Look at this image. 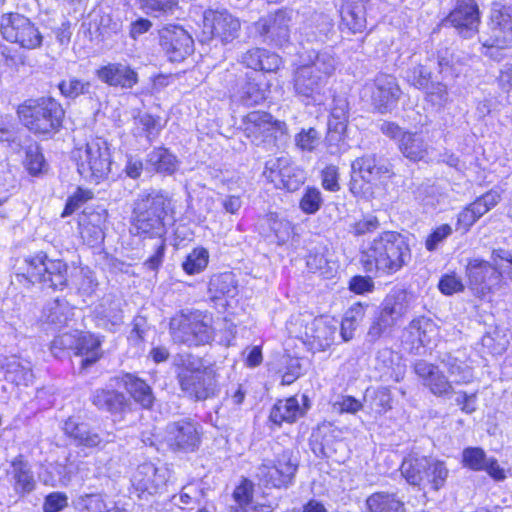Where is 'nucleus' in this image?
<instances>
[{
  "instance_id": "f257e3e1",
  "label": "nucleus",
  "mask_w": 512,
  "mask_h": 512,
  "mask_svg": "<svg viewBox=\"0 0 512 512\" xmlns=\"http://www.w3.org/2000/svg\"><path fill=\"white\" fill-rule=\"evenodd\" d=\"M176 379L180 390L193 401H205L218 396L219 374L215 363L190 352L173 357Z\"/></svg>"
},
{
  "instance_id": "f03ea898",
  "label": "nucleus",
  "mask_w": 512,
  "mask_h": 512,
  "mask_svg": "<svg viewBox=\"0 0 512 512\" xmlns=\"http://www.w3.org/2000/svg\"><path fill=\"white\" fill-rule=\"evenodd\" d=\"M411 260V250L405 237L395 231H385L370 240L362 249L360 263L368 273L392 275Z\"/></svg>"
},
{
  "instance_id": "7ed1b4c3",
  "label": "nucleus",
  "mask_w": 512,
  "mask_h": 512,
  "mask_svg": "<svg viewBox=\"0 0 512 512\" xmlns=\"http://www.w3.org/2000/svg\"><path fill=\"white\" fill-rule=\"evenodd\" d=\"M169 196L161 190L140 193L134 202L132 231L136 235L160 238L165 234L164 217L170 206Z\"/></svg>"
},
{
  "instance_id": "20e7f679",
  "label": "nucleus",
  "mask_w": 512,
  "mask_h": 512,
  "mask_svg": "<svg viewBox=\"0 0 512 512\" xmlns=\"http://www.w3.org/2000/svg\"><path fill=\"white\" fill-rule=\"evenodd\" d=\"M17 112L26 128L42 135L56 132L65 114L61 104L51 97L27 100Z\"/></svg>"
},
{
  "instance_id": "39448f33",
  "label": "nucleus",
  "mask_w": 512,
  "mask_h": 512,
  "mask_svg": "<svg viewBox=\"0 0 512 512\" xmlns=\"http://www.w3.org/2000/svg\"><path fill=\"white\" fill-rule=\"evenodd\" d=\"M73 157L79 174L87 181L99 183L105 179L111 166L110 151L106 141L91 139L84 147L74 150Z\"/></svg>"
},
{
  "instance_id": "423d86ee",
  "label": "nucleus",
  "mask_w": 512,
  "mask_h": 512,
  "mask_svg": "<svg viewBox=\"0 0 512 512\" xmlns=\"http://www.w3.org/2000/svg\"><path fill=\"white\" fill-rule=\"evenodd\" d=\"M170 335L177 344L197 347L209 343L213 339L210 319L200 312H180L171 318Z\"/></svg>"
},
{
  "instance_id": "0eeeda50",
  "label": "nucleus",
  "mask_w": 512,
  "mask_h": 512,
  "mask_svg": "<svg viewBox=\"0 0 512 512\" xmlns=\"http://www.w3.org/2000/svg\"><path fill=\"white\" fill-rule=\"evenodd\" d=\"M298 467L299 460L294 452L284 449L274 459H264L256 468L255 477L265 487L287 489L293 484Z\"/></svg>"
},
{
  "instance_id": "6e6552de",
  "label": "nucleus",
  "mask_w": 512,
  "mask_h": 512,
  "mask_svg": "<svg viewBox=\"0 0 512 512\" xmlns=\"http://www.w3.org/2000/svg\"><path fill=\"white\" fill-rule=\"evenodd\" d=\"M26 278L31 283H39L43 287L62 290L68 282V266L60 259H49L39 252L24 260Z\"/></svg>"
},
{
  "instance_id": "1a4fd4ad",
  "label": "nucleus",
  "mask_w": 512,
  "mask_h": 512,
  "mask_svg": "<svg viewBox=\"0 0 512 512\" xmlns=\"http://www.w3.org/2000/svg\"><path fill=\"white\" fill-rule=\"evenodd\" d=\"M391 165L385 159L375 154L364 155L356 158L351 164V180L349 183L350 192L356 196L364 195V184L374 183L383 177H389Z\"/></svg>"
},
{
  "instance_id": "9d476101",
  "label": "nucleus",
  "mask_w": 512,
  "mask_h": 512,
  "mask_svg": "<svg viewBox=\"0 0 512 512\" xmlns=\"http://www.w3.org/2000/svg\"><path fill=\"white\" fill-rule=\"evenodd\" d=\"M0 32L4 39L23 48L35 49L42 43V35L31 20L19 13L3 14Z\"/></svg>"
},
{
  "instance_id": "9b49d317",
  "label": "nucleus",
  "mask_w": 512,
  "mask_h": 512,
  "mask_svg": "<svg viewBox=\"0 0 512 512\" xmlns=\"http://www.w3.org/2000/svg\"><path fill=\"white\" fill-rule=\"evenodd\" d=\"M202 427L197 422L184 418L166 426V443L174 452H195L201 443Z\"/></svg>"
},
{
  "instance_id": "f8f14e48",
  "label": "nucleus",
  "mask_w": 512,
  "mask_h": 512,
  "mask_svg": "<svg viewBox=\"0 0 512 512\" xmlns=\"http://www.w3.org/2000/svg\"><path fill=\"white\" fill-rule=\"evenodd\" d=\"M291 15L283 10L261 17L253 24L262 43L281 47L290 39Z\"/></svg>"
},
{
  "instance_id": "ddd939ff",
  "label": "nucleus",
  "mask_w": 512,
  "mask_h": 512,
  "mask_svg": "<svg viewBox=\"0 0 512 512\" xmlns=\"http://www.w3.org/2000/svg\"><path fill=\"white\" fill-rule=\"evenodd\" d=\"M241 22L226 9H207L203 13V33L218 39L222 44L238 38Z\"/></svg>"
},
{
  "instance_id": "4468645a",
  "label": "nucleus",
  "mask_w": 512,
  "mask_h": 512,
  "mask_svg": "<svg viewBox=\"0 0 512 512\" xmlns=\"http://www.w3.org/2000/svg\"><path fill=\"white\" fill-rule=\"evenodd\" d=\"M263 175L276 188L290 192L298 190L305 181L304 171L293 165L287 156L268 160Z\"/></svg>"
},
{
  "instance_id": "2eb2a0df",
  "label": "nucleus",
  "mask_w": 512,
  "mask_h": 512,
  "mask_svg": "<svg viewBox=\"0 0 512 512\" xmlns=\"http://www.w3.org/2000/svg\"><path fill=\"white\" fill-rule=\"evenodd\" d=\"M446 22L450 23L462 38L469 39L475 36L480 24V11L476 1L456 0Z\"/></svg>"
},
{
  "instance_id": "dca6fc26",
  "label": "nucleus",
  "mask_w": 512,
  "mask_h": 512,
  "mask_svg": "<svg viewBox=\"0 0 512 512\" xmlns=\"http://www.w3.org/2000/svg\"><path fill=\"white\" fill-rule=\"evenodd\" d=\"M299 326L304 330L300 331L298 337L309 346L310 350L325 351L332 345L336 327L324 317L314 318L308 322L301 320Z\"/></svg>"
},
{
  "instance_id": "f3484780",
  "label": "nucleus",
  "mask_w": 512,
  "mask_h": 512,
  "mask_svg": "<svg viewBox=\"0 0 512 512\" xmlns=\"http://www.w3.org/2000/svg\"><path fill=\"white\" fill-rule=\"evenodd\" d=\"M160 44L172 62H180L193 52V39L180 26L169 25L160 31Z\"/></svg>"
},
{
  "instance_id": "a211bd4d",
  "label": "nucleus",
  "mask_w": 512,
  "mask_h": 512,
  "mask_svg": "<svg viewBox=\"0 0 512 512\" xmlns=\"http://www.w3.org/2000/svg\"><path fill=\"white\" fill-rule=\"evenodd\" d=\"M259 78L256 73L238 75L230 89L231 98L247 107L262 103L268 90Z\"/></svg>"
},
{
  "instance_id": "6ab92c4d",
  "label": "nucleus",
  "mask_w": 512,
  "mask_h": 512,
  "mask_svg": "<svg viewBox=\"0 0 512 512\" xmlns=\"http://www.w3.org/2000/svg\"><path fill=\"white\" fill-rule=\"evenodd\" d=\"M293 89L296 96L306 104L316 103L320 100L326 82L309 67L303 64L293 74Z\"/></svg>"
},
{
  "instance_id": "aec40b11",
  "label": "nucleus",
  "mask_w": 512,
  "mask_h": 512,
  "mask_svg": "<svg viewBox=\"0 0 512 512\" xmlns=\"http://www.w3.org/2000/svg\"><path fill=\"white\" fill-rule=\"evenodd\" d=\"M6 475L13 491L19 497H24L36 488V480L31 464L24 455L14 457L6 470Z\"/></svg>"
},
{
  "instance_id": "412c9836",
  "label": "nucleus",
  "mask_w": 512,
  "mask_h": 512,
  "mask_svg": "<svg viewBox=\"0 0 512 512\" xmlns=\"http://www.w3.org/2000/svg\"><path fill=\"white\" fill-rule=\"evenodd\" d=\"M488 44L491 46H511L512 6H502L492 10Z\"/></svg>"
},
{
  "instance_id": "4be33fe9",
  "label": "nucleus",
  "mask_w": 512,
  "mask_h": 512,
  "mask_svg": "<svg viewBox=\"0 0 512 512\" xmlns=\"http://www.w3.org/2000/svg\"><path fill=\"white\" fill-rule=\"evenodd\" d=\"M168 477L167 468L156 467L153 463H143L134 472L132 483L137 490L154 494L166 484Z\"/></svg>"
},
{
  "instance_id": "5701e85b",
  "label": "nucleus",
  "mask_w": 512,
  "mask_h": 512,
  "mask_svg": "<svg viewBox=\"0 0 512 512\" xmlns=\"http://www.w3.org/2000/svg\"><path fill=\"white\" fill-rule=\"evenodd\" d=\"M414 372L420 378L423 386L427 387L436 396L451 393L452 382L439 370L438 366L425 360H419L414 364Z\"/></svg>"
},
{
  "instance_id": "b1692460",
  "label": "nucleus",
  "mask_w": 512,
  "mask_h": 512,
  "mask_svg": "<svg viewBox=\"0 0 512 512\" xmlns=\"http://www.w3.org/2000/svg\"><path fill=\"white\" fill-rule=\"evenodd\" d=\"M375 89L372 92V101L380 113H386L396 104L401 90L395 77L388 74H379L374 81Z\"/></svg>"
},
{
  "instance_id": "393cba45",
  "label": "nucleus",
  "mask_w": 512,
  "mask_h": 512,
  "mask_svg": "<svg viewBox=\"0 0 512 512\" xmlns=\"http://www.w3.org/2000/svg\"><path fill=\"white\" fill-rule=\"evenodd\" d=\"M96 76L103 83L122 89H131L138 82L137 72L123 63H109L99 68Z\"/></svg>"
},
{
  "instance_id": "a878e982",
  "label": "nucleus",
  "mask_w": 512,
  "mask_h": 512,
  "mask_svg": "<svg viewBox=\"0 0 512 512\" xmlns=\"http://www.w3.org/2000/svg\"><path fill=\"white\" fill-rule=\"evenodd\" d=\"M467 355L463 350L445 352L439 356L440 363L446 368L452 382L467 384L473 380V369L467 363Z\"/></svg>"
},
{
  "instance_id": "bb28decb",
  "label": "nucleus",
  "mask_w": 512,
  "mask_h": 512,
  "mask_svg": "<svg viewBox=\"0 0 512 512\" xmlns=\"http://www.w3.org/2000/svg\"><path fill=\"white\" fill-rule=\"evenodd\" d=\"M369 0H345L341 6L342 23L353 33L366 28L367 4Z\"/></svg>"
},
{
  "instance_id": "cd10ccee",
  "label": "nucleus",
  "mask_w": 512,
  "mask_h": 512,
  "mask_svg": "<svg viewBox=\"0 0 512 512\" xmlns=\"http://www.w3.org/2000/svg\"><path fill=\"white\" fill-rule=\"evenodd\" d=\"M499 272L496 267L485 260L472 259L466 266V275L473 289L490 288L492 279L498 280Z\"/></svg>"
},
{
  "instance_id": "c85d7f7f",
  "label": "nucleus",
  "mask_w": 512,
  "mask_h": 512,
  "mask_svg": "<svg viewBox=\"0 0 512 512\" xmlns=\"http://www.w3.org/2000/svg\"><path fill=\"white\" fill-rule=\"evenodd\" d=\"M429 470V457L411 453L402 461L400 471L405 480L414 486L425 488V477Z\"/></svg>"
},
{
  "instance_id": "c756f323",
  "label": "nucleus",
  "mask_w": 512,
  "mask_h": 512,
  "mask_svg": "<svg viewBox=\"0 0 512 512\" xmlns=\"http://www.w3.org/2000/svg\"><path fill=\"white\" fill-rule=\"evenodd\" d=\"M241 63L254 71L275 72L281 66V58L266 49L253 48L242 54Z\"/></svg>"
},
{
  "instance_id": "7c9ffc66",
  "label": "nucleus",
  "mask_w": 512,
  "mask_h": 512,
  "mask_svg": "<svg viewBox=\"0 0 512 512\" xmlns=\"http://www.w3.org/2000/svg\"><path fill=\"white\" fill-rule=\"evenodd\" d=\"M409 308L408 294L405 290L390 292L381 305L380 314L395 326L407 313Z\"/></svg>"
},
{
  "instance_id": "2f4dec72",
  "label": "nucleus",
  "mask_w": 512,
  "mask_h": 512,
  "mask_svg": "<svg viewBox=\"0 0 512 512\" xmlns=\"http://www.w3.org/2000/svg\"><path fill=\"white\" fill-rule=\"evenodd\" d=\"M333 31V20L322 12L312 13L304 22L302 33L308 41L325 42Z\"/></svg>"
},
{
  "instance_id": "473e14b6",
  "label": "nucleus",
  "mask_w": 512,
  "mask_h": 512,
  "mask_svg": "<svg viewBox=\"0 0 512 512\" xmlns=\"http://www.w3.org/2000/svg\"><path fill=\"white\" fill-rule=\"evenodd\" d=\"M408 332L412 339H407L406 343L410 344L411 351L417 353L419 348L432 343L436 334V326L431 320L422 317L411 321Z\"/></svg>"
},
{
  "instance_id": "72a5a7b5",
  "label": "nucleus",
  "mask_w": 512,
  "mask_h": 512,
  "mask_svg": "<svg viewBox=\"0 0 512 512\" xmlns=\"http://www.w3.org/2000/svg\"><path fill=\"white\" fill-rule=\"evenodd\" d=\"M91 401L99 410L111 414L123 412L129 403L123 393L108 389H96L91 396Z\"/></svg>"
},
{
  "instance_id": "f704fd0d",
  "label": "nucleus",
  "mask_w": 512,
  "mask_h": 512,
  "mask_svg": "<svg viewBox=\"0 0 512 512\" xmlns=\"http://www.w3.org/2000/svg\"><path fill=\"white\" fill-rule=\"evenodd\" d=\"M305 410L300 407L296 397L278 400L271 408L269 419L280 426L283 422L294 423L304 416Z\"/></svg>"
},
{
  "instance_id": "c9c22d12",
  "label": "nucleus",
  "mask_w": 512,
  "mask_h": 512,
  "mask_svg": "<svg viewBox=\"0 0 512 512\" xmlns=\"http://www.w3.org/2000/svg\"><path fill=\"white\" fill-rule=\"evenodd\" d=\"M211 299L234 298L238 294V281L233 272H223L211 276L208 283Z\"/></svg>"
},
{
  "instance_id": "e433bc0d",
  "label": "nucleus",
  "mask_w": 512,
  "mask_h": 512,
  "mask_svg": "<svg viewBox=\"0 0 512 512\" xmlns=\"http://www.w3.org/2000/svg\"><path fill=\"white\" fill-rule=\"evenodd\" d=\"M94 314L98 320V325L104 328L119 326L123 323V312L121 302L118 299L105 297L95 308Z\"/></svg>"
},
{
  "instance_id": "4c0bfd02",
  "label": "nucleus",
  "mask_w": 512,
  "mask_h": 512,
  "mask_svg": "<svg viewBox=\"0 0 512 512\" xmlns=\"http://www.w3.org/2000/svg\"><path fill=\"white\" fill-rule=\"evenodd\" d=\"M63 430L80 446L93 448L99 446L103 441L100 435L92 431L87 424L78 423L72 418L65 421Z\"/></svg>"
},
{
  "instance_id": "58836bf2",
  "label": "nucleus",
  "mask_w": 512,
  "mask_h": 512,
  "mask_svg": "<svg viewBox=\"0 0 512 512\" xmlns=\"http://www.w3.org/2000/svg\"><path fill=\"white\" fill-rule=\"evenodd\" d=\"M79 512H125L101 493H85L74 501Z\"/></svg>"
},
{
  "instance_id": "ea45409f",
  "label": "nucleus",
  "mask_w": 512,
  "mask_h": 512,
  "mask_svg": "<svg viewBox=\"0 0 512 512\" xmlns=\"http://www.w3.org/2000/svg\"><path fill=\"white\" fill-rule=\"evenodd\" d=\"M121 381L132 398L143 408L152 406L154 402L152 389L144 380L132 374H125Z\"/></svg>"
},
{
  "instance_id": "a19ab883",
  "label": "nucleus",
  "mask_w": 512,
  "mask_h": 512,
  "mask_svg": "<svg viewBox=\"0 0 512 512\" xmlns=\"http://www.w3.org/2000/svg\"><path fill=\"white\" fill-rule=\"evenodd\" d=\"M399 151L403 156L411 161H420L428 155V144L424 138L413 132H407L403 135L398 145Z\"/></svg>"
},
{
  "instance_id": "79ce46f5",
  "label": "nucleus",
  "mask_w": 512,
  "mask_h": 512,
  "mask_svg": "<svg viewBox=\"0 0 512 512\" xmlns=\"http://www.w3.org/2000/svg\"><path fill=\"white\" fill-rule=\"evenodd\" d=\"M72 316L73 308L69 303L63 299H55L44 308L42 319L55 327H62L67 325Z\"/></svg>"
},
{
  "instance_id": "37998d69",
  "label": "nucleus",
  "mask_w": 512,
  "mask_h": 512,
  "mask_svg": "<svg viewBox=\"0 0 512 512\" xmlns=\"http://www.w3.org/2000/svg\"><path fill=\"white\" fill-rule=\"evenodd\" d=\"M337 59L335 55L328 50L319 51L309 56V62L303 64L309 67L313 73L321 76L326 83L328 79L334 74L337 67Z\"/></svg>"
},
{
  "instance_id": "c03bdc74",
  "label": "nucleus",
  "mask_w": 512,
  "mask_h": 512,
  "mask_svg": "<svg viewBox=\"0 0 512 512\" xmlns=\"http://www.w3.org/2000/svg\"><path fill=\"white\" fill-rule=\"evenodd\" d=\"M261 226L265 236L273 238L278 244L287 242L290 238L292 227L287 220L280 219L277 214L270 213L262 220Z\"/></svg>"
},
{
  "instance_id": "a18cd8bd",
  "label": "nucleus",
  "mask_w": 512,
  "mask_h": 512,
  "mask_svg": "<svg viewBox=\"0 0 512 512\" xmlns=\"http://www.w3.org/2000/svg\"><path fill=\"white\" fill-rule=\"evenodd\" d=\"M369 512H406L403 501L396 494L376 492L366 501Z\"/></svg>"
},
{
  "instance_id": "49530a36",
  "label": "nucleus",
  "mask_w": 512,
  "mask_h": 512,
  "mask_svg": "<svg viewBox=\"0 0 512 512\" xmlns=\"http://www.w3.org/2000/svg\"><path fill=\"white\" fill-rule=\"evenodd\" d=\"M75 354L81 356V368L86 369L101 357L100 341L93 335L87 334L77 338Z\"/></svg>"
},
{
  "instance_id": "de8ad7c7",
  "label": "nucleus",
  "mask_w": 512,
  "mask_h": 512,
  "mask_svg": "<svg viewBox=\"0 0 512 512\" xmlns=\"http://www.w3.org/2000/svg\"><path fill=\"white\" fill-rule=\"evenodd\" d=\"M246 130L251 133H260L271 136L276 129H280L281 122L274 121L271 114L264 111H252L245 117Z\"/></svg>"
},
{
  "instance_id": "09e8293b",
  "label": "nucleus",
  "mask_w": 512,
  "mask_h": 512,
  "mask_svg": "<svg viewBox=\"0 0 512 512\" xmlns=\"http://www.w3.org/2000/svg\"><path fill=\"white\" fill-rule=\"evenodd\" d=\"M4 377L7 381L16 385L28 386L32 383L34 375L28 361L12 358L5 364Z\"/></svg>"
},
{
  "instance_id": "8fccbe9b",
  "label": "nucleus",
  "mask_w": 512,
  "mask_h": 512,
  "mask_svg": "<svg viewBox=\"0 0 512 512\" xmlns=\"http://www.w3.org/2000/svg\"><path fill=\"white\" fill-rule=\"evenodd\" d=\"M147 164L156 172L172 174L176 171L178 161L166 148H156L148 154Z\"/></svg>"
},
{
  "instance_id": "3c124183",
  "label": "nucleus",
  "mask_w": 512,
  "mask_h": 512,
  "mask_svg": "<svg viewBox=\"0 0 512 512\" xmlns=\"http://www.w3.org/2000/svg\"><path fill=\"white\" fill-rule=\"evenodd\" d=\"M449 470L445 462L433 457H429V470L425 477V487L430 486L437 491L444 486L448 477Z\"/></svg>"
},
{
  "instance_id": "603ef678",
  "label": "nucleus",
  "mask_w": 512,
  "mask_h": 512,
  "mask_svg": "<svg viewBox=\"0 0 512 512\" xmlns=\"http://www.w3.org/2000/svg\"><path fill=\"white\" fill-rule=\"evenodd\" d=\"M346 130V125L328 123L326 143L330 154H339L347 150Z\"/></svg>"
},
{
  "instance_id": "864d4df0",
  "label": "nucleus",
  "mask_w": 512,
  "mask_h": 512,
  "mask_svg": "<svg viewBox=\"0 0 512 512\" xmlns=\"http://www.w3.org/2000/svg\"><path fill=\"white\" fill-rule=\"evenodd\" d=\"M58 88L64 97L76 99L81 95L90 93L91 83L75 76H69L59 82Z\"/></svg>"
},
{
  "instance_id": "5fc2aeb1",
  "label": "nucleus",
  "mask_w": 512,
  "mask_h": 512,
  "mask_svg": "<svg viewBox=\"0 0 512 512\" xmlns=\"http://www.w3.org/2000/svg\"><path fill=\"white\" fill-rule=\"evenodd\" d=\"M209 262V253L203 247L194 248L182 263L183 270L189 274H198L205 270Z\"/></svg>"
},
{
  "instance_id": "6e6d98bb",
  "label": "nucleus",
  "mask_w": 512,
  "mask_h": 512,
  "mask_svg": "<svg viewBox=\"0 0 512 512\" xmlns=\"http://www.w3.org/2000/svg\"><path fill=\"white\" fill-rule=\"evenodd\" d=\"M438 66L444 77H458L462 73V63L447 49L438 54Z\"/></svg>"
},
{
  "instance_id": "4d7b16f0",
  "label": "nucleus",
  "mask_w": 512,
  "mask_h": 512,
  "mask_svg": "<svg viewBox=\"0 0 512 512\" xmlns=\"http://www.w3.org/2000/svg\"><path fill=\"white\" fill-rule=\"evenodd\" d=\"M24 166L31 175H38L43 171L45 160L37 144L29 145L26 148Z\"/></svg>"
},
{
  "instance_id": "13d9d810",
  "label": "nucleus",
  "mask_w": 512,
  "mask_h": 512,
  "mask_svg": "<svg viewBox=\"0 0 512 512\" xmlns=\"http://www.w3.org/2000/svg\"><path fill=\"white\" fill-rule=\"evenodd\" d=\"M486 460V453L480 447H467L462 451L463 466L473 471H482Z\"/></svg>"
},
{
  "instance_id": "bf43d9fd",
  "label": "nucleus",
  "mask_w": 512,
  "mask_h": 512,
  "mask_svg": "<svg viewBox=\"0 0 512 512\" xmlns=\"http://www.w3.org/2000/svg\"><path fill=\"white\" fill-rule=\"evenodd\" d=\"M349 102L345 96H334L331 106V115L328 123L348 124Z\"/></svg>"
},
{
  "instance_id": "052dcab7",
  "label": "nucleus",
  "mask_w": 512,
  "mask_h": 512,
  "mask_svg": "<svg viewBox=\"0 0 512 512\" xmlns=\"http://www.w3.org/2000/svg\"><path fill=\"white\" fill-rule=\"evenodd\" d=\"M140 7L147 14H166L178 5V0H139Z\"/></svg>"
},
{
  "instance_id": "680f3d73",
  "label": "nucleus",
  "mask_w": 512,
  "mask_h": 512,
  "mask_svg": "<svg viewBox=\"0 0 512 512\" xmlns=\"http://www.w3.org/2000/svg\"><path fill=\"white\" fill-rule=\"evenodd\" d=\"M407 81L418 89L427 88L431 79V72L423 65H417L407 70Z\"/></svg>"
},
{
  "instance_id": "e2e57ef3",
  "label": "nucleus",
  "mask_w": 512,
  "mask_h": 512,
  "mask_svg": "<svg viewBox=\"0 0 512 512\" xmlns=\"http://www.w3.org/2000/svg\"><path fill=\"white\" fill-rule=\"evenodd\" d=\"M322 204L321 192L317 188H308L300 200V208L306 214L316 213Z\"/></svg>"
},
{
  "instance_id": "0e129e2a",
  "label": "nucleus",
  "mask_w": 512,
  "mask_h": 512,
  "mask_svg": "<svg viewBox=\"0 0 512 512\" xmlns=\"http://www.w3.org/2000/svg\"><path fill=\"white\" fill-rule=\"evenodd\" d=\"M392 327L393 325L379 313V315L374 318L367 331L366 341L369 343H375L389 332Z\"/></svg>"
},
{
  "instance_id": "69168bd1",
  "label": "nucleus",
  "mask_w": 512,
  "mask_h": 512,
  "mask_svg": "<svg viewBox=\"0 0 512 512\" xmlns=\"http://www.w3.org/2000/svg\"><path fill=\"white\" fill-rule=\"evenodd\" d=\"M371 408L379 414L392 408V398L388 388L382 387L375 391L374 397L371 399Z\"/></svg>"
},
{
  "instance_id": "338daca9",
  "label": "nucleus",
  "mask_w": 512,
  "mask_h": 512,
  "mask_svg": "<svg viewBox=\"0 0 512 512\" xmlns=\"http://www.w3.org/2000/svg\"><path fill=\"white\" fill-rule=\"evenodd\" d=\"M320 135L315 128L303 129L295 136L296 145L307 151H312L319 143Z\"/></svg>"
},
{
  "instance_id": "774afa93",
  "label": "nucleus",
  "mask_w": 512,
  "mask_h": 512,
  "mask_svg": "<svg viewBox=\"0 0 512 512\" xmlns=\"http://www.w3.org/2000/svg\"><path fill=\"white\" fill-rule=\"evenodd\" d=\"M68 505V497L63 492H52L45 497L44 512H59Z\"/></svg>"
}]
</instances>
